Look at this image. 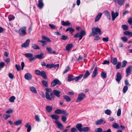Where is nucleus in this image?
Here are the masks:
<instances>
[{
    "label": "nucleus",
    "mask_w": 132,
    "mask_h": 132,
    "mask_svg": "<svg viewBox=\"0 0 132 132\" xmlns=\"http://www.w3.org/2000/svg\"><path fill=\"white\" fill-rule=\"evenodd\" d=\"M85 97V95L84 93H81L79 94L77 98L76 101V102H78L81 101L84 99Z\"/></svg>",
    "instance_id": "nucleus-1"
},
{
    "label": "nucleus",
    "mask_w": 132,
    "mask_h": 132,
    "mask_svg": "<svg viewBox=\"0 0 132 132\" xmlns=\"http://www.w3.org/2000/svg\"><path fill=\"white\" fill-rule=\"evenodd\" d=\"M24 55L26 57L29 58V60L30 61H34L35 59V57L33 56V55L31 53H26L24 54Z\"/></svg>",
    "instance_id": "nucleus-2"
},
{
    "label": "nucleus",
    "mask_w": 132,
    "mask_h": 132,
    "mask_svg": "<svg viewBox=\"0 0 132 132\" xmlns=\"http://www.w3.org/2000/svg\"><path fill=\"white\" fill-rule=\"evenodd\" d=\"M54 96V94L52 93H46L45 97L48 100H51L52 98Z\"/></svg>",
    "instance_id": "nucleus-3"
},
{
    "label": "nucleus",
    "mask_w": 132,
    "mask_h": 132,
    "mask_svg": "<svg viewBox=\"0 0 132 132\" xmlns=\"http://www.w3.org/2000/svg\"><path fill=\"white\" fill-rule=\"evenodd\" d=\"M55 123L57 126V128L60 130H63L64 127V126L58 121H55Z\"/></svg>",
    "instance_id": "nucleus-4"
},
{
    "label": "nucleus",
    "mask_w": 132,
    "mask_h": 132,
    "mask_svg": "<svg viewBox=\"0 0 132 132\" xmlns=\"http://www.w3.org/2000/svg\"><path fill=\"white\" fill-rule=\"evenodd\" d=\"M60 84V81L57 79L53 80L51 83V85L52 87H54L56 84Z\"/></svg>",
    "instance_id": "nucleus-5"
},
{
    "label": "nucleus",
    "mask_w": 132,
    "mask_h": 132,
    "mask_svg": "<svg viewBox=\"0 0 132 132\" xmlns=\"http://www.w3.org/2000/svg\"><path fill=\"white\" fill-rule=\"evenodd\" d=\"M132 69V66L131 65H130L127 67L126 71L127 77H128L130 74Z\"/></svg>",
    "instance_id": "nucleus-6"
},
{
    "label": "nucleus",
    "mask_w": 132,
    "mask_h": 132,
    "mask_svg": "<svg viewBox=\"0 0 132 132\" xmlns=\"http://www.w3.org/2000/svg\"><path fill=\"white\" fill-rule=\"evenodd\" d=\"M106 121L102 119H100L97 120L95 122V124L96 125H100L101 124H104L106 123Z\"/></svg>",
    "instance_id": "nucleus-7"
},
{
    "label": "nucleus",
    "mask_w": 132,
    "mask_h": 132,
    "mask_svg": "<svg viewBox=\"0 0 132 132\" xmlns=\"http://www.w3.org/2000/svg\"><path fill=\"white\" fill-rule=\"evenodd\" d=\"M116 77H117L116 79V80L119 84L122 78V76L121 73L119 72H118L116 74Z\"/></svg>",
    "instance_id": "nucleus-8"
},
{
    "label": "nucleus",
    "mask_w": 132,
    "mask_h": 132,
    "mask_svg": "<svg viewBox=\"0 0 132 132\" xmlns=\"http://www.w3.org/2000/svg\"><path fill=\"white\" fill-rule=\"evenodd\" d=\"M119 13L117 12H116L114 13L113 11H112L111 16L112 20L114 21L115 19L118 15Z\"/></svg>",
    "instance_id": "nucleus-9"
},
{
    "label": "nucleus",
    "mask_w": 132,
    "mask_h": 132,
    "mask_svg": "<svg viewBox=\"0 0 132 132\" xmlns=\"http://www.w3.org/2000/svg\"><path fill=\"white\" fill-rule=\"evenodd\" d=\"M30 42V40L29 39H27L26 40V42L23 43L21 45V46L22 47L26 48L28 46L29 43Z\"/></svg>",
    "instance_id": "nucleus-10"
},
{
    "label": "nucleus",
    "mask_w": 132,
    "mask_h": 132,
    "mask_svg": "<svg viewBox=\"0 0 132 132\" xmlns=\"http://www.w3.org/2000/svg\"><path fill=\"white\" fill-rule=\"evenodd\" d=\"M44 54L43 53H41L39 54L35 55L34 57L35 58H37L39 59H42L44 57Z\"/></svg>",
    "instance_id": "nucleus-11"
},
{
    "label": "nucleus",
    "mask_w": 132,
    "mask_h": 132,
    "mask_svg": "<svg viewBox=\"0 0 132 132\" xmlns=\"http://www.w3.org/2000/svg\"><path fill=\"white\" fill-rule=\"evenodd\" d=\"M101 32L100 29L98 27L93 28L92 29V33H100Z\"/></svg>",
    "instance_id": "nucleus-12"
},
{
    "label": "nucleus",
    "mask_w": 132,
    "mask_h": 132,
    "mask_svg": "<svg viewBox=\"0 0 132 132\" xmlns=\"http://www.w3.org/2000/svg\"><path fill=\"white\" fill-rule=\"evenodd\" d=\"M24 78L28 80L31 79L32 76L29 73H27L26 74L24 75Z\"/></svg>",
    "instance_id": "nucleus-13"
},
{
    "label": "nucleus",
    "mask_w": 132,
    "mask_h": 132,
    "mask_svg": "<svg viewBox=\"0 0 132 132\" xmlns=\"http://www.w3.org/2000/svg\"><path fill=\"white\" fill-rule=\"evenodd\" d=\"M111 61L114 65H116L117 63V58L112 57L111 59Z\"/></svg>",
    "instance_id": "nucleus-14"
},
{
    "label": "nucleus",
    "mask_w": 132,
    "mask_h": 132,
    "mask_svg": "<svg viewBox=\"0 0 132 132\" xmlns=\"http://www.w3.org/2000/svg\"><path fill=\"white\" fill-rule=\"evenodd\" d=\"M43 0H38V6L39 8H41L44 6V4L43 2Z\"/></svg>",
    "instance_id": "nucleus-15"
},
{
    "label": "nucleus",
    "mask_w": 132,
    "mask_h": 132,
    "mask_svg": "<svg viewBox=\"0 0 132 132\" xmlns=\"http://www.w3.org/2000/svg\"><path fill=\"white\" fill-rule=\"evenodd\" d=\"M85 34H76L74 36L75 38L79 37V39L81 40L83 36L85 35Z\"/></svg>",
    "instance_id": "nucleus-16"
},
{
    "label": "nucleus",
    "mask_w": 132,
    "mask_h": 132,
    "mask_svg": "<svg viewBox=\"0 0 132 132\" xmlns=\"http://www.w3.org/2000/svg\"><path fill=\"white\" fill-rule=\"evenodd\" d=\"M98 70L97 67H96L95 68L94 71L93 72L92 77H95L97 75L98 73Z\"/></svg>",
    "instance_id": "nucleus-17"
},
{
    "label": "nucleus",
    "mask_w": 132,
    "mask_h": 132,
    "mask_svg": "<svg viewBox=\"0 0 132 132\" xmlns=\"http://www.w3.org/2000/svg\"><path fill=\"white\" fill-rule=\"evenodd\" d=\"M114 1L119 5H122L124 3L125 0H115Z\"/></svg>",
    "instance_id": "nucleus-18"
},
{
    "label": "nucleus",
    "mask_w": 132,
    "mask_h": 132,
    "mask_svg": "<svg viewBox=\"0 0 132 132\" xmlns=\"http://www.w3.org/2000/svg\"><path fill=\"white\" fill-rule=\"evenodd\" d=\"M53 92L54 95L57 97H60V94L61 93V92L60 91L57 90H53Z\"/></svg>",
    "instance_id": "nucleus-19"
},
{
    "label": "nucleus",
    "mask_w": 132,
    "mask_h": 132,
    "mask_svg": "<svg viewBox=\"0 0 132 132\" xmlns=\"http://www.w3.org/2000/svg\"><path fill=\"white\" fill-rule=\"evenodd\" d=\"M102 15V14L100 12L98 13V14L96 16V17L95 19V22L98 21L101 18Z\"/></svg>",
    "instance_id": "nucleus-20"
},
{
    "label": "nucleus",
    "mask_w": 132,
    "mask_h": 132,
    "mask_svg": "<svg viewBox=\"0 0 132 132\" xmlns=\"http://www.w3.org/2000/svg\"><path fill=\"white\" fill-rule=\"evenodd\" d=\"M51 117L53 119L56 120L55 121H58V120L59 118V116L56 114H53L51 115Z\"/></svg>",
    "instance_id": "nucleus-21"
},
{
    "label": "nucleus",
    "mask_w": 132,
    "mask_h": 132,
    "mask_svg": "<svg viewBox=\"0 0 132 132\" xmlns=\"http://www.w3.org/2000/svg\"><path fill=\"white\" fill-rule=\"evenodd\" d=\"M26 28L24 27L21 28L19 30V33H26Z\"/></svg>",
    "instance_id": "nucleus-22"
},
{
    "label": "nucleus",
    "mask_w": 132,
    "mask_h": 132,
    "mask_svg": "<svg viewBox=\"0 0 132 132\" xmlns=\"http://www.w3.org/2000/svg\"><path fill=\"white\" fill-rule=\"evenodd\" d=\"M40 76H41L42 77L45 79H46L47 78L46 72L43 71H41V73Z\"/></svg>",
    "instance_id": "nucleus-23"
},
{
    "label": "nucleus",
    "mask_w": 132,
    "mask_h": 132,
    "mask_svg": "<svg viewBox=\"0 0 132 132\" xmlns=\"http://www.w3.org/2000/svg\"><path fill=\"white\" fill-rule=\"evenodd\" d=\"M82 125L81 124L79 123L76 125V127L78 130L80 132H81V131L82 129Z\"/></svg>",
    "instance_id": "nucleus-24"
},
{
    "label": "nucleus",
    "mask_w": 132,
    "mask_h": 132,
    "mask_svg": "<svg viewBox=\"0 0 132 132\" xmlns=\"http://www.w3.org/2000/svg\"><path fill=\"white\" fill-rule=\"evenodd\" d=\"M97 34H93L92 35L91 34V36H94V38L95 40H98L100 39L99 36Z\"/></svg>",
    "instance_id": "nucleus-25"
},
{
    "label": "nucleus",
    "mask_w": 132,
    "mask_h": 132,
    "mask_svg": "<svg viewBox=\"0 0 132 132\" xmlns=\"http://www.w3.org/2000/svg\"><path fill=\"white\" fill-rule=\"evenodd\" d=\"M25 126L27 129V131L28 132H30L31 129V126L29 125V123H27L25 125Z\"/></svg>",
    "instance_id": "nucleus-26"
},
{
    "label": "nucleus",
    "mask_w": 132,
    "mask_h": 132,
    "mask_svg": "<svg viewBox=\"0 0 132 132\" xmlns=\"http://www.w3.org/2000/svg\"><path fill=\"white\" fill-rule=\"evenodd\" d=\"M72 45L71 44H69L66 47V50L69 51L72 48Z\"/></svg>",
    "instance_id": "nucleus-27"
},
{
    "label": "nucleus",
    "mask_w": 132,
    "mask_h": 132,
    "mask_svg": "<svg viewBox=\"0 0 132 132\" xmlns=\"http://www.w3.org/2000/svg\"><path fill=\"white\" fill-rule=\"evenodd\" d=\"M104 13L105 15L106 16L107 18L109 20L110 19L111 16L110 15L109 13L108 10H106Z\"/></svg>",
    "instance_id": "nucleus-28"
},
{
    "label": "nucleus",
    "mask_w": 132,
    "mask_h": 132,
    "mask_svg": "<svg viewBox=\"0 0 132 132\" xmlns=\"http://www.w3.org/2000/svg\"><path fill=\"white\" fill-rule=\"evenodd\" d=\"M75 77L72 75H70L69 76H68V81H71L75 80Z\"/></svg>",
    "instance_id": "nucleus-29"
},
{
    "label": "nucleus",
    "mask_w": 132,
    "mask_h": 132,
    "mask_svg": "<svg viewBox=\"0 0 132 132\" xmlns=\"http://www.w3.org/2000/svg\"><path fill=\"white\" fill-rule=\"evenodd\" d=\"M63 97L67 102H69L71 100V98L67 95H64Z\"/></svg>",
    "instance_id": "nucleus-30"
},
{
    "label": "nucleus",
    "mask_w": 132,
    "mask_h": 132,
    "mask_svg": "<svg viewBox=\"0 0 132 132\" xmlns=\"http://www.w3.org/2000/svg\"><path fill=\"white\" fill-rule=\"evenodd\" d=\"M62 24L64 26H68L70 25V23L68 21L65 22L64 21H62Z\"/></svg>",
    "instance_id": "nucleus-31"
},
{
    "label": "nucleus",
    "mask_w": 132,
    "mask_h": 132,
    "mask_svg": "<svg viewBox=\"0 0 132 132\" xmlns=\"http://www.w3.org/2000/svg\"><path fill=\"white\" fill-rule=\"evenodd\" d=\"M29 88L30 91L32 92L35 94H36L37 93V92L35 88L33 86L30 87H29Z\"/></svg>",
    "instance_id": "nucleus-32"
},
{
    "label": "nucleus",
    "mask_w": 132,
    "mask_h": 132,
    "mask_svg": "<svg viewBox=\"0 0 132 132\" xmlns=\"http://www.w3.org/2000/svg\"><path fill=\"white\" fill-rule=\"evenodd\" d=\"M46 109L48 112H50L52 110V106H47L46 107Z\"/></svg>",
    "instance_id": "nucleus-33"
},
{
    "label": "nucleus",
    "mask_w": 132,
    "mask_h": 132,
    "mask_svg": "<svg viewBox=\"0 0 132 132\" xmlns=\"http://www.w3.org/2000/svg\"><path fill=\"white\" fill-rule=\"evenodd\" d=\"M90 73L89 72L88 70H87L86 71V72L83 76V78L84 79L86 78L88 76L90 75Z\"/></svg>",
    "instance_id": "nucleus-34"
},
{
    "label": "nucleus",
    "mask_w": 132,
    "mask_h": 132,
    "mask_svg": "<svg viewBox=\"0 0 132 132\" xmlns=\"http://www.w3.org/2000/svg\"><path fill=\"white\" fill-rule=\"evenodd\" d=\"M31 47L35 50H39L40 49L39 47L37 45L35 44H33L32 46Z\"/></svg>",
    "instance_id": "nucleus-35"
},
{
    "label": "nucleus",
    "mask_w": 132,
    "mask_h": 132,
    "mask_svg": "<svg viewBox=\"0 0 132 132\" xmlns=\"http://www.w3.org/2000/svg\"><path fill=\"white\" fill-rule=\"evenodd\" d=\"M83 74H80L79 76L76 77L75 78V80L76 81H78L81 79V78L83 76Z\"/></svg>",
    "instance_id": "nucleus-36"
},
{
    "label": "nucleus",
    "mask_w": 132,
    "mask_h": 132,
    "mask_svg": "<svg viewBox=\"0 0 132 132\" xmlns=\"http://www.w3.org/2000/svg\"><path fill=\"white\" fill-rule=\"evenodd\" d=\"M69 31L70 32H71V33H72L74 32V29L72 27H69L66 30V31L67 32Z\"/></svg>",
    "instance_id": "nucleus-37"
},
{
    "label": "nucleus",
    "mask_w": 132,
    "mask_h": 132,
    "mask_svg": "<svg viewBox=\"0 0 132 132\" xmlns=\"http://www.w3.org/2000/svg\"><path fill=\"white\" fill-rule=\"evenodd\" d=\"M41 82L44 86L46 87L48 86V82L46 81L43 80L41 81Z\"/></svg>",
    "instance_id": "nucleus-38"
},
{
    "label": "nucleus",
    "mask_w": 132,
    "mask_h": 132,
    "mask_svg": "<svg viewBox=\"0 0 132 132\" xmlns=\"http://www.w3.org/2000/svg\"><path fill=\"white\" fill-rule=\"evenodd\" d=\"M42 39L46 40L49 42H51V40L48 38L46 37L45 36H42Z\"/></svg>",
    "instance_id": "nucleus-39"
},
{
    "label": "nucleus",
    "mask_w": 132,
    "mask_h": 132,
    "mask_svg": "<svg viewBox=\"0 0 132 132\" xmlns=\"http://www.w3.org/2000/svg\"><path fill=\"white\" fill-rule=\"evenodd\" d=\"M15 99V98L14 96H12L10 97L9 99L10 101L11 102H13L14 100Z\"/></svg>",
    "instance_id": "nucleus-40"
},
{
    "label": "nucleus",
    "mask_w": 132,
    "mask_h": 132,
    "mask_svg": "<svg viewBox=\"0 0 132 132\" xmlns=\"http://www.w3.org/2000/svg\"><path fill=\"white\" fill-rule=\"evenodd\" d=\"M22 121L21 120H18L14 122V124L16 126L22 123Z\"/></svg>",
    "instance_id": "nucleus-41"
},
{
    "label": "nucleus",
    "mask_w": 132,
    "mask_h": 132,
    "mask_svg": "<svg viewBox=\"0 0 132 132\" xmlns=\"http://www.w3.org/2000/svg\"><path fill=\"white\" fill-rule=\"evenodd\" d=\"M89 130V128L88 127H85L83 128H82V129L81 131V132L83 131L84 132H87Z\"/></svg>",
    "instance_id": "nucleus-42"
},
{
    "label": "nucleus",
    "mask_w": 132,
    "mask_h": 132,
    "mask_svg": "<svg viewBox=\"0 0 132 132\" xmlns=\"http://www.w3.org/2000/svg\"><path fill=\"white\" fill-rule=\"evenodd\" d=\"M111 111L109 109H107L105 110L104 111L105 113L108 115H110L111 113Z\"/></svg>",
    "instance_id": "nucleus-43"
},
{
    "label": "nucleus",
    "mask_w": 132,
    "mask_h": 132,
    "mask_svg": "<svg viewBox=\"0 0 132 132\" xmlns=\"http://www.w3.org/2000/svg\"><path fill=\"white\" fill-rule=\"evenodd\" d=\"M8 17L9 21H11L14 20L15 18L14 16L12 15H9Z\"/></svg>",
    "instance_id": "nucleus-44"
},
{
    "label": "nucleus",
    "mask_w": 132,
    "mask_h": 132,
    "mask_svg": "<svg viewBox=\"0 0 132 132\" xmlns=\"http://www.w3.org/2000/svg\"><path fill=\"white\" fill-rule=\"evenodd\" d=\"M54 66V64L53 63L51 64L48 63L46 64V67L47 68H51L53 67Z\"/></svg>",
    "instance_id": "nucleus-45"
},
{
    "label": "nucleus",
    "mask_w": 132,
    "mask_h": 132,
    "mask_svg": "<svg viewBox=\"0 0 132 132\" xmlns=\"http://www.w3.org/2000/svg\"><path fill=\"white\" fill-rule=\"evenodd\" d=\"M128 89V87L126 85L124 86L123 87L122 90L123 92L125 93Z\"/></svg>",
    "instance_id": "nucleus-46"
},
{
    "label": "nucleus",
    "mask_w": 132,
    "mask_h": 132,
    "mask_svg": "<svg viewBox=\"0 0 132 132\" xmlns=\"http://www.w3.org/2000/svg\"><path fill=\"white\" fill-rule=\"evenodd\" d=\"M121 66V63L120 62H118L116 66V69H119Z\"/></svg>",
    "instance_id": "nucleus-47"
},
{
    "label": "nucleus",
    "mask_w": 132,
    "mask_h": 132,
    "mask_svg": "<svg viewBox=\"0 0 132 132\" xmlns=\"http://www.w3.org/2000/svg\"><path fill=\"white\" fill-rule=\"evenodd\" d=\"M112 127L114 128H115L117 129H118L119 128V126L118 124L116 123H114L112 125Z\"/></svg>",
    "instance_id": "nucleus-48"
},
{
    "label": "nucleus",
    "mask_w": 132,
    "mask_h": 132,
    "mask_svg": "<svg viewBox=\"0 0 132 132\" xmlns=\"http://www.w3.org/2000/svg\"><path fill=\"white\" fill-rule=\"evenodd\" d=\"M95 131L96 132H102L103 129L101 128H98L95 129Z\"/></svg>",
    "instance_id": "nucleus-49"
},
{
    "label": "nucleus",
    "mask_w": 132,
    "mask_h": 132,
    "mask_svg": "<svg viewBox=\"0 0 132 132\" xmlns=\"http://www.w3.org/2000/svg\"><path fill=\"white\" fill-rule=\"evenodd\" d=\"M121 28L124 30H127L128 28V26L126 25H123L121 26Z\"/></svg>",
    "instance_id": "nucleus-50"
},
{
    "label": "nucleus",
    "mask_w": 132,
    "mask_h": 132,
    "mask_svg": "<svg viewBox=\"0 0 132 132\" xmlns=\"http://www.w3.org/2000/svg\"><path fill=\"white\" fill-rule=\"evenodd\" d=\"M5 65V63L3 62H1L0 63V70H1Z\"/></svg>",
    "instance_id": "nucleus-51"
},
{
    "label": "nucleus",
    "mask_w": 132,
    "mask_h": 132,
    "mask_svg": "<svg viewBox=\"0 0 132 132\" xmlns=\"http://www.w3.org/2000/svg\"><path fill=\"white\" fill-rule=\"evenodd\" d=\"M35 74L38 75L40 76V73H41V71L38 69L35 70Z\"/></svg>",
    "instance_id": "nucleus-52"
},
{
    "label": "nucleus",
    "mask_w": 132,
    "mask_h": 132,
    "mask_svg": "<svg viewBox=\"0 0 132 132\" xmlns=\"http://www.w3.org/2000/svg\"><path fill=\"white\" fill-rule=\"evenodd\" d=\"M11 116L10 115L4 114L3 116V118L5 119H7L8 118L10 117Z\"/></svg>",
    "instance_id": "nucleus-53"
},
{
    "label": "nucleus",
    "mask_w": 132,
    "mask_h": 132,
    "mask_svg": "<svg viewBox=\"0 0 132 132\" xmlns=\"http://www.w3.org/2000/svg\"><path fill=\"white\" fill-rule=\"evenodd\" d=\"M101 76L104 78H106V73L104 72H102L101 73Z\"/></svg>",
    "instance_id": "nucleus-54"
},
{
    "label": "nucleus",
    "mask_w": 132,
    "mask_h": 132,
    "mask_svg": "<svg viewBox=\"0 0 132 132\" xmlns=\"http://www.w3.org/2000/svg\"><path fill=\"white\" fill-rule=\"evenodd\" d=\"M61 110L60 109H58L56 110L54 112L55 113L57 114H61Z\"/></svg>",
    "instance_id": "nucleus-55"
},
{
    "label": "nucleus",
    "mask_w": 132,
    "mask_h": 132,
    "mask_svg": "<svg viewBox=\"0 0 132 132\" xmlns=\"http://www.w3.org/2000/svg\"><path fill=\"white\" fill-rule=\"evenodd\" d=\"M121 39L124 42H126L128 40V39L126 37H121Z\"/></svg>",
    "instance_id": "nucleus-56"
},
{
    "label": "nucleus",
    "mask_w": 132,
    "mask_h": 132,
    "mask_svg": "<svg viewBox=\"0 0 132 132\" xmlns=\"http://www.w3.org/2000/svg\"><path fill=\"white\" fill-rule=\"evenodd\" d=\"M127 63V62L125 60H124L123 61H122V68L124 67L126 65V64Z\"/></svg>",
    "instance_id": "nucleus-57"
},
{
    "label": "nucleus",
    "mask_w": 132,
    "mask_h": 132,
    "mask_svg": "<svg viewBox=\"0 0 132 132\" xmlns=\"http://www.w3.org/2000/svg\"><path fill=\"white\" fill-rule=\"evenodd\" d=\"M35 118L36 121L39 122L40 121V119L39 116L37 115H35Z\"/></svg>",
    "instance_id": "nucleus-58"
},
{
    "label": "nucleus",
    "mask_w": 132,
    "mask_h": 132,
    "mask_svg": "<svg viewBox=\"0 0 132 132\" xmlns=\"http://www.w3.org/2000/svg\"><path fill=\"white\" fill-rule=\"evenodd\" d=\"M70 70V68L69 66H68L65 69V70L63 72V74H64Z\"/></svg>",
    "instance_id": "nucleus-59"
},
{
    "label": "nucleus",
    "mask_w": 132,
    "mask_h": 132,
    "mask_svg": "<svg viewBox=\"0 0 132 132\" xmlns=\"http://www.w3.org/2000/svg\"><path fill=\"white\" fill-rule=\"evenodd\" d=\"M62 121L63 122H65L67 118L66 117L64 116H63L62 117Z\"/></svg>",
    "instance_id": "nucleus-60"
},
{
    "label": "nucleus",
    "mask_w": 132,
    "mask_h": 132,
    "mask_svg": "<svg viewBox=\"0 0 132 132\" xmlns=\"http://www.w3.org/2000/svg\"><path fill=\"white\" fill-rule=\"evenodd\" d=\"M15 67L17 71H19L21 69V67L20 65L15 64Z\"/></svg>",
    "instance_id": "nucleus-61"
},
{
    "label": "nucleus",
    "mask_w": 132,
    "mask_h": 132,
    "mask_svg": "<svg viewBox=\"0 0 132 132\" xmlns=\"http://www.w3.org/2000/svg\"><path fill=\"white\" fill-rule=\"evenodd\" d=\"M128 22L130 25L132 24V18H128Z\"/></svg>",
    "instance_id": "nucleus-62"
},
{
    "label": "nucleus",
    "mask_w": 132,
    "mask_h": 132,
    "mask_svg": "<svg viewBox=\"0 0 132 132\" xmlns=\"http://www.w3.org/2000/svg\"><path fill=\"white\" fill-rule=\"evenodd\" d=\"M8 76L11 79H13L14 76L12 73H9Z\"/></svg>",
    "instance_id": "nucleus-63"
},
{
    "label": "nucleus",
    "mask_w": 132,
    "mask_h": 132,
    "mask_svg": "<svg viewBox=\"0 0 132 132\" xmlns=\"http://www.w3.org/2000/svg\"><path fill=\"white\" fill-rule=\"evenodd\" d=\"M46 49L49 53H52V50L51 48L48 47H47L46 48Z\"/></svg>",
    "instance_id": "nucleus-64"
}]
</instances>
